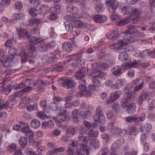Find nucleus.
<instances>
[{
    "label": "nucleus",
    "mask_w": 155,
    "mask_h": 155,
    "mask_svg": "<svg viewBox=\"0 0 155 155\" xmlns=\"http://www.w3.org/2000/svg\"><path fill=\"white\" fill-rule=\"evenodd\" d=\"M122 71L121 68L120 66L113 68L111 69L112 73L116 76L120 75L122 73Z\"/></svg>",
    "instance_id": "nucleus-34"
},
{
    "label": "nucleus",
    "mask_w": 155,
    "mask_h": 155,
    "mask_svg": "<svg viewBox=\"0 0 155 155\" xmlns=\"http://www.w3.org/2000/svg\"><path fill=\"white\" fill-rule=\"evenodd\" d=\"M114 76H113L111 77V79L107 80L105 82V85L108 87H114V82L115 81Z\"/></svg>",
    "instance_id": "nucleus-53"
},
{
    "label": "nucleus",
    "mask_w": 155,
    "mask_h": 155,
    "mask_svg": "<svg viewBox=\"0 0 155 155\" xmlns=\"http://www.w3.org/2000/svg\"><path fill=\"white\" fill-rule=\"evenodd\" d=\"M106 4L109 8L113 11L116 10L118 6V2L115 0H106Z\"/></svg>",
    "instance_id": "nucleus-15"
},
{
    "label": "nucleus",
    "mask_w": 155,
    "mask_h": 155,
    "mask_svg": "<svg viewBox=\"0 0 155 155\" xmlns=\"http://www.w3.org/2000/svg\"><path fill=\"white\" fill-rule=\"evenodd\" d=\"M95 9L98 12H102L104 10L103 4L101 3L98 2L96 4Z\"/></svg>",
    "instance_id": "nucleus-62"
},
{
    "label": "nucleus",
    "mask_w": 155,
    "mask_h": 155,
    "mask_svg": "<svg viewBox=\"0 0 155 155\" xmlns=\"http://www.w3.org/2000/svg\"><path fill=\"white\" fill-rule=\"evenodd\" d=\"M90 138V137L89 136H84L82 135H78V140L81 144H86L88 143Z\"/></svg>",
    "instance_id": "nucleus-26"
},
{
    "label": "nucleus",
    "mask_w": 155,
    "mask_h": 155,
    "mask_svg": "<svg viewBox=\"0 0 155 155\" xmlns=\"http://www.w3.org/2000/svg\"><path fill=\"white\" fill-rule=\"evenodd\" d=\"M112 133L113 134H123V136H125L127 133V131L125 129L122 130L121 129L119 128L116 127L114 128V132Z\"/></svg>",
    "instance_id": "nucleus-36"
},
{
    "label": "nucleus",
    "mask_w": 155,
    "mask_h": 155,
    "mask_svg": "<svg viewBox=\"0 0 155 155\" xmlns=\"http://www.w3.org/2000/svg\"><path fill=\"white\" fill-rule=\"evenodd\" d=\"M50 8V9L53 13L57 14L60 12L61 7L59 5H53Z\"/></svg>",
    "instance_id": "nucleus-47"
},
{
    "label": "nucleus",
    "mask_w": 155,
    "mask_h": 155,
    "mask_svg": "<svg viewBox=\"0 0 155 155\" xmlns=\"http://www.w3.org/2000/svg\"><path fill=\"white\" fill-rule=\"evenodd\" d=\"M152 129V126L151 124L148 123H146L144 125H141L140 128V130L141 132H145L146 133H148Z\"/></svg>",
    "instance_id": "nucleus-24"
},
{
    "label": "nucleus",
    "mask_w": 155,
    "mask_h": 155,
    "mask_svg": "<svg viewBox=\"0 0 155 155\" xmlns=\"http://www.w3.org/2000/svg\"><path fill=\"white\" fill-rule=\"evenodd\" d=\"M38 105L37 103H34L32 104H31L26 107V110L28 111L31 112L32 110L35 111L38 109Z\"/></svg>",
    "instance_id": "nucleus-46"
},
{
    "label": "nucleus",
    "mask_w": 155,
    "mask_h": 155,
    "mask_svg": "<svg viewBox=\"0 0 155 155\" xmlns=\"http://www.w3.org/2000/svg\"><path fill=\"white\" fill-rule=\"evenodd\" d=\"M29 13L30 15L33 17H35L37 15H38L37 10L36 8H31L29 10Z\"/></svg>",
    "instance_id": "nucleus-61"
},
{
    "label": "nucleus",
    "mask_w": 155,
    "mask_h": 155,
    "mask_svg": "<svg viewBox=\"0 0 155 155\" xmlns=\"http://www.w3.org/2000/svg\"><path fill=\"white\" fill-rule=\"evenodd\" d=\"M23 4L18 1L16 2L14 5V8L15 9L20 10L23 7Z\"/></svg>",
    "instance_id": "nucleus-63"
},
{
    "label": "nucleus",
    "mask_w": 155,
    "mask_h": 155,
    "mask_svg": "<svg viewBox=\"0 0 155 155\" xmlns=\"http://www.w3.org/2000/svg\"><path fill=\"white\" fill-rule=\"evenodd\" d=\"M17 147V145L14 143L9 144L6 148L7 153H12L15 151Z\"/></svg>",
    "instance_id": "nucleus-35"
},
{
    "label": "nucleus",
    "mask_w": 155,
    "mask_h": 155,
    "mask_svg": "<svg viewBox=\"0 0 155 155\" xmlns=\"http://www.w3.org/2000/svg\"><path fill=\"white\" fill-rule=\"evenodd\" d=\"M90 145L95 148H98L100 146L99 141L97 139H94L90 141Z\"/></svg>",
    "instance_id": "nucleus-51"
},
{
    "label": "nucleus",
    "mask_w": 155,
    "mask_h": 155,
    "mask_svg": "<svg viewBox=\"0 0 155 155\" xmlns=\"http://www.w3.org/2000/svg\"><path fill=\"white\" fill-rule=\"evenodd\" d=\"M14 87V89H18L26 87V85L25 81H22L19 84H16L13 85Z\"/></svg>",
    "instance_id": "nucleus-50"
},
{
    "label": "nucleus",
    "mask_w": 155,
    "mask_h": 155,
    "mask_svg": "<svg viewBox=\"0 0 155 155\" xmlns=\"http://www.w3.org/2000/svg\"><path fill=\"white\" fill-rule=\"evenodd\" d=\"M141 80L140 78H136L132 82L131 86L133 87L135 92H138L141 90L145 85V83L143 81L140 84Z\"/></svg>",
    "instance_id": "nucleus-6"
},
{
    "label": "nucleus",
    "mask_w": 155,
    "mask_h": 155,
    "mask_svg": "<svg viewBox=\"0 0 155 155\" xmlns=\"http://www.w3.org/2000/svg\"><path fill=\"white\" fill-rule=\"evenodd\" d=\"M80 116L84 120L88 119L91 116V112L89 110H82L79 113Z\"/></svg>",
    "instance_id": "nucleus-31"
},
{
    "label": "nucleus",
    "mask_w": 155,
    "mask_h": 155,
    "mask_svg": "<svg viewBox=\"0 0 155 155\" xmlns=\"http://www.w3.org/2000/svg\"><path fill=\"white\" fill-rule=\"evenodd\" d=\"M126 121L128 123H136L138 121V117H135L133 116H129L125 118Z\"/></svg>",
    "instance_id": "nucleus-48"
},
{
    "label": "nucleus",
    "mask_w": 155,
    "mask_h": 155,
    "mask_svg": "<svg viewBox=\"0 0 155 155\" xmlns=\"http://www.w3.org/2000/svg\"><path fill=\"white\" fill-rule=\"evenodd\" d=\"M130 22L136 24L138 23L141 19L140 16H131L129 17Z\"/></svg>",
    "instance_id": "nucleus-38"
},
{
    "label": "nucleus",
    "mask_w": 155,
    "mask_h": 155,
    "mask_svg": "<svg viewBox=\"0 0 155 155\" xmlns=\"http://www.w3.org/2000/svg\"><path fill=\"white\" fill-rule=\"evenodd\" d=\"M17 50L15 47L10 49L8 52V58L11 62L15 63L17 61Z\"/></svg>",
    "instance_id": "nucleus-11"
},
{
    "label": "nucleus",
    "mask_w": 155,
    "mask_h": 155,
    "mask_svg": "<svg viewBox=\"0 0 155 155\" xmlns=\"http://www.w3.org/2000/svg\"><path fill=\"white\" fill-rule=\"evenodd\" d=\"M134 90V92H129L128 93H125V94L127 96V97L130 100V99L134 98L137 97V94Z\"/></svg>",
    "instance_id": "nucleus-58"
},
{
    "label": "nucleus",
    "mask_w": 155,
    "mask_h": 155,
    "mask_svg": "<svg viewBox=\"0 0 155 155\" xmlns=\"http://www.w3.org/2000/svg\"><path fill=\"white\" fill-rule=\"evenodd\" d=\"M120 97V94L119 92L115 91L111 94L110 96V100L112 102H114Z\"/></svg>",
    "instance_id": "nucleus-45"
},
{
    "label": "nucleus",
    "mask_w": 155,
    "mask_h": 155,
    "mask_svg": "<svg viewBox=\"0 0 155 155\" xmlns=\"http://www.w3.org/2000/svg\"><path fill=\"white\" fill-rule=\"evenodd\" d=\"M87 134L89 136L94 138H96L98 136L99 132L97 130H94L91 129L87 130Z\"/></svg>",
    "instance_id": "nucleus-40"
},
{
    "label": "nucleus",
    "mask_w": 155,
    "mask_h": 155,
    "mask_svg": "<svg viewBox=\"0 0 155 155\" xmlns=\"http://www.w3.org/2000/svg\"><path fill=\"white\" fill-rule=\"evenodd\" d=\"M130 100L126 97L123 98L121 99L120 101L121 105L123 107H126L128 105V103Z\"/></svg>",
    "instance_id": "nucleus-64"
},
{
    "label": "nucleus",
    "mask_w": 155,
    "mask_h": 155,
    "mask_svg": "<svg viewBox=\"0 0 155 155\" xmlns=\"http://www.w3.org/2000/svg\"><path fill=\"white\" fill-rule=\"evenodd\" d=\"M29 41L32 44L34 45H37L39 43H40L43 42V40L40 38H38L30 34L29 35V37L27 38Z\"/></svg>",
    "instance_id": "nucleus-17"
},
{
    "label": "nucleus",
    "mask_w": 155,
    "mask_h": 155,
    "mask_svg": "<svg viewBox=\"0 0 155 155\" xmlns=\"http://www.w3.org/2000/svg\"><path fill=\"white\" fill-rule=\"evenodd\" d=\"M105 61V62L100 64L99 66L100 68L102 70H105L109 67L112 66L114 64V61L110 56L107 57Z\"/></svg>",
    "instance_id": "nucleus-14"
},
{
    "label": "nucleus",
    "mask_w": 155,
    "mask_h": 155,
    "mask_svg": "<svg viewBox=\"0 0 155 155\" xmlns=\"http://www.w3.org/2000/svg\"><path fill=\"white\" fill-rule=\"evenodd\" d=\"M140 61L134 60L130 63H124L120 66L122 70L127 69L128 68H134L140 65Z\"/></svg>",
    "instance_id": "nucleus-13"
},
{
    "label": "nucleus",
    "mask_w": 155,
    "mask_h": 155,
    "mask_svg": "<svg viewBox=\"0 0 155 155\" xmlns=\"http://www.w3.org/2000/svg\"><path fill=\"white\" fill-rule=\"evenodd\" d=\"M10 105L9 101L6 100L5 101L4 100H0V110L8 107Z\"/></svg>",
    "instance_id": "nucleus-41"
},
{
    "label": "nucleus",
    "mask_w": 155,
    "mask_h": 155,
    "mask_svg": "<svg viewBox=\"0 0 155 155\" xmlns=\"http://www.w3.org/2000/svg\"><path fill=\"white\" fill-rule=\"evenodd\" d=\"M61 107L60 110L58 111L60 112L59 116L58 118L56 120V121L58 124H61L65 121H67L69 119V117L67 114H65L66 110L61 109Z\"/></svg>",
    "instance_id": "nucleus-7"
},
{
    "label": "nucleus",
    "mask_w": 155,
    "mask_h": 155,
    "mask_svg": "<svg viewBox=\"0 0 155 155\" xmlns=\"http://www.w3.org/2000/svg\"><path fill=\"white\" fill-rule=\"evenodd\" d=\"M118 31L117 29H114L107 36V38L110 40L116 38V37L118 34Z\"/></svg>",
    "instance_id": "nucleus-49"
},
{
    "label": "nucleus",
    "mask_w": 155,
    "mask_h": 155,
    "mask_svg": "<svg viewBox=\"0 0 155 155\" xmlns=\"http://www.w3.org/2000/svg\"><path fill=\"white\" fill-rule=\"evenodd\" d=\"M62 48L64 50L68 52H70L72 50V45L71 42H66L62 45Z\"/></svg>",
    "instance_id": "nucleus-28"
},
{
    "label": "nucleus",
    "mask_w": 155,
    "mask_h": 155,
    "mask_svg": "<svg viewBox=\"0 0 155 155\" xmlns=\"http://www.w3.org/2000/svg\"><path fill=\"white\" fill-rule=\"evenodd\" d=\"M86 81L85 80H81L80 81L79 83L81 84L78 86L79 90L82 92H86L87 96H90L91 95L90 92L86 91L87 87L85 85Z\"/></svg>",
    "instance_id": "nucleus-18"
},
{
    "label": "nucleus",
    "mask_w": 155,
    "mask_h": 155,
    "mask_svg": "<svg viewBox=\"0 0 155 155\" xmlns=\"http://www.w3.org/2000/svg\"><path fill=\"white\" fill-rule=\"evenodd\" d=\"M122 82L121 80L118 79L116 81L115 80L114 84L113 87L116 89H120L122 87Z\"/></svg>",
    "instance_id": "nucleus-55"
},
{
    "label": "nucleus",
    "mask_w": 155,
    "mask_h": 155,
    "mask_svg": "<svg viewBox=\"0 0 155 155\" xmlns=\"http://www.w3.org/2000/svg\"><path fill=\"white\" fill-rule=\"evenodd\" d=\"M66 8L67 12L71 14H77L79 12V10L77 7L71 5H67Z\"/></svg>",
    "instance_id": "nucleus-19"
},
{
    "label": "nucleus",
    "mask_w": 155,
    "mask_h": 155,
    "mask_svg": "<svg viewBox=\"0 0 155 155\" xmlns=\"http://www.w3.org/2000/svg\"><path fill=\"white\" fill-rule=\"evenodd\" d=\"M30 124L31 127L37 129L40 127L41 124L39 120L35 119L31 121Z\"/></svg>",
    "instance_id": "nucleus-39"
},
{
    "label": "nucleus",
    "mask_w": 155,
    "mask_h": 155,
    "mask_svg": "<svg viewBox=\"0 0 155 155\" xmlns=\"http://www.w3.org/2000/svg\"><path fill=\"white\" fill-rule=\"evenodd\" d=\"M50 8L47 5H41L39 8L38 12L39 14L44 16L49 13Z\"/></svg>",
    "instance_id": "nucleus-16"
},
{
    "label": "nucleus",
    "mask_w": 155,
    "mask_h": 155,
    "mask_svg": "<svg viewBox=\"0 0 155 155\" xmlns=\"http://www.w3.org/2000/svg\"><path fill=\"white\" fill-rule=\"evenodd\" d=\"M136 31L135 26L132 25L128 27L126 30V33L123 36V40H119L117 43L110 45V48L113 49L120 50L122 47L126 46L128 44L135 41L136 39L135 35L133 34Z\"/></svg>",
    "instance_id": "nucleus-1"
},
{
    "label": "nucleus",
    "mask_w": 155,
    "mask_h": 155,
    "mask_svg": "<svg viewBox=\"0 0 155 155\" xmlns=\"http://www.w3.org/2000/svg\"><path fill=\"white\" fill-rule=\"evenodd\" d=\"M105 75V73L103 72L98 71L97 72H94V71L92 74L93 78L92 79L94 84L97 87H99L101 86V83L98 79L104 77Z\"/></svg>",
    "instance_id": "nucleus-5"
},
{
    "label": "nucleus",
    "mask_w": 155,
    "mask_h": 155,
    "mask_svg": "<svg viewBox=\"0 0 155 155\" xmlns=\"http://www.w3.org/2000/svg\"><path fill=\"white\" fill-rule=\"evenodd\" d=\"M59 81L62 84L68 88H72L75 86L76 82L72 79L62 78L60 79Z\"/></svg>",
    "instance_id": "nucleus-10"
},
{
    "label": "nucleus",
    "mask_w": 155,
    "mask_h": 155,
    "mask_svg": "<svg viewBox=\"0 0 155 155\" xmlns=\"http://www.w3.org/2000/svg\"><path fill=\"white\" fill-rule=\"evenodd\" d=\"M78 112V110H75L72 111L73 120V121L76 123H78L79 122L78 119V118L77 114Z\"/></svg>",
    "instance_id": "nucleus-56"
},
{
    "label": "nucleus",
    "mask_w": 155,
    "mask_h": 155,
    "mask_svg": "<svg viewBox=\"0 0 155 155\" xmlns=\"http://www.w3.org/2000/svg\"><path fill=\"white\" fill-rule=\"evenodd\" d=\"M94 21L97 23H102L104 22L107 19L106 16L102 15H97L94 17Z\"/></svg>",
    "instance_id": "nucleus-29"
},
{
    "label": "nucleus",
    "mask_w": 155,
    "mask_h": 155,
    "mask_svg": "<svg viewBox=\"0 0 155 155\" xmlns=\"http://www.w3.org/2000/svg\"><path fill=\"white\" fill-rule=\"evenodd\" d=\"M127 111L130 114H133L136 111V105L134 103H129L126 106Z\"/></svg>",
    "instance_id": "nucleus-23"
},
{
    "label": "nucleus",
    "mask_w": 155,
    "mask_h": 155,
    "mask_svg": "<svg viewBox=\"0 0 155 155\" xmlns=\"http://www.w3.org/2000/svg\"><path fill=\"white\" fill-rule=\"evenodd\" d=\"M131 15L132 16H140V15L141 12V10L136 8H133L132 11Z\"/></svg>",
    "instance_id": "nucleus-59"
},
{
    "label": "nucleus",
    "mask_w": 155,
    "mask_h": 155,
    "mask_svg": "<svg viewBox=\"0 0 155 155\" xmlns=\"http://www.w3.org/2000/svg\"><path fill=\"white\" fill-rule=\"evenodd\" d=\"M60 54V53L58 51H54L53 52H51L48 55L45 61L46 63L48 64L53 62L55 59L58 58Z\"/></svg>",
    "instance_id": "nucleus-8"
},
{
    "label": "nucleus",
    "mask_w": 155,
    "mask_h": 155,
    "mask_svg": "<svg viewBox=\"0 0 155 155\" xmlns=\"http://www.w3.org/2000/svg\"><path fill=\"white\" fill-rule=\"evenodd\" d=\"M30 90V88L28 89V88L27 89L24 88L20 91L15 93L12 96V97H20L21 98L24 96L25 93L29 92V91Z\"/></svg>",
    "instance_id": "nucleus-20"
},
{
    "label": "nucleus",
    "mask_w": 155,
    "mask_h": 155,
    "mask_svg": "<svg viewBox=\"0 0 155 155\" xmlns=\"http://www.w3.org/2000/svg\"><path fill=\"white\" fill-rule=\"evenodd\" d=\"M49 107L53 111H59L61 109V107L59 106L58 104L55 102H51Z\"/></svg>",
    "instance_id": "nucleus-44"
},
{
    "label": "nucleus",
    "mask_w": 155,
    "mask_h": 155,
    "mask_svg": "<svg viewBox=\"0 0 155 155\" xmlns=\"http://www.w3.org/2000/svg\"><path fill=\"white\" fill-rule=\"evenodd\" d=\"M25 134V136L29 139V141L31 140L34 138L35 136L34 133L31 130H30Z\"/></svg>",
    "instance_id": "nucleus-60"
},
{
    "label": "nucleus",
    "mask_w": 155,
    "mask_h": 155,
    "mask_svg": "<svg viewBox=\"0 0 155 155\" xmlns=\"http://www.w3.org/2000/svg\"><path fill=\"white\" fill-rule=\"evenodd\" d=\"M133 10V7L130 6H126L121 9V12L124 15L131 14Z\"/></svg>",
    "instance_id": "nucleus-32"
},
{
    "label": "nucleus",
    "mask_w": 155,
    "mask_h": 155,
    "mask_svg": "<svg viewBox=\"0 0 155 155\" xmlns=\"http://www.w3.org/2000/svg\"><path fill=\"white\" fill-rule=\"evenodd\" d=\"M2 77L4 78V80L2 82L3 84H6L7 81L9 80L10 77V74L7 72H4L2 74Z\"/></svg>",
    "instance_id": "nucleus-52"
},
{
    "label": "nucleus",
    "mask_w": 155,
    "mask_h": 155,
    "mask_svg": "<svg viewBox=\"0 0 155 155\" xmlns=\"http://www.w3.org/2000/svg\"><path fill=\"white\" fill-rule=\"evenodd\" d=\"M47 104V101L45 100H42L40 101V106L43 108V111L45 113H48L49 111L48 109H46Z\"/></svg>",
    "instance_id": "nucleus-54"
},
{
    "label": "nucleus",
    "mask_w": 155,
    "mask_h": 155,
    "mask_svg": "<svg viewBox=\"0 0 155 155\" xmlns=\"http://www.w3.org/2000/svg\"><path fill=\"white\" fill-rule=\"evenodd\" d=\"M93 119L95 122L99 121L102 123V121H104L105 117L101 107H99L96 109L95 114L93 116Z\"/></svg>",
    "instance_id": "nucleus-4"
},
{
    "label": "nucleus",
    "mask_w": 155,
    "mask_h": 155,
    "mask_svg": "<svg viewBox=\"0 0 155 155\" xmlns=\"http://www.w3.org/2000/svg\"><path fill=\"white\" fill-rule=\"evenodd\" d=\"M82 54H80L79 56L77 54L73 55L70 57L68 58L67 61L68 62L70 61H72V62L71 64V66L75 68L77 67L81 66V59L78 58L80 57H81Z\"/></svg>",
    "instance_id": "nucleus-3"
},
{
    "label": "nucleus",
    "mask_w": 155,
    "mask_h": 155,
    "mask_svg": "<svg viewBox=\"0 0 155 155\" xmlns=\"http://www.w3.org/2000/svg\"><path fill=\"white\" fill-rule=\"evenodd\" d=\"M18 142L21 147H25L28 144V141L26 137H21L19 139Z\"/></svg>",
    "instance_id": "nucleus-43"
},
{
    "label": "nucleus",
    "mask_w": 155,
    "mask_h": 155,
    "mask_svg": "<svg viewBox=\"0 0 155 155\" xmlns=\"http://www.w3.org/2000/svg\"><path fill=\"white\" fill-rule=\"evenodd\" d=\"M150 94V92L148 91L147 89H143L140 97L138 98L137 102L138 105L141 106L143 101L148 98Z\"/></svg>",
    "instance_id": "nucleus-12"
},
{
    "label": "nucleus",
    "mask_w": 155,
    "mask_h": 155,
    "mask_svg": "<svg viewBox=\"0 0 155 155\" xmlns=\"http://www.w3.org/2000/svg\"><path fill=\"white\" fill-rule=\"evenodd\" d=\"M66 62L63 61L62 64H58L55 65L52 68L53 71H56L59 72H61L64 70V67L65 66Z\"/></svg>",
    "instance_id": "nucleus-25"
},
{
    "label": "nucleus",
    "mask_w": 155,
    "mask_h": 155,
    "mask_svg": "<svg viewBox=\"0 0 155 155\" xmlns=\"http://www.w3.org/2000/svg\"><path fill=\"white\" fill-rule=\"evenodd\" d=\"M25 81L26 84V86L24 89H27L28 88V89L30 88L29 92L32 89H35V87L36 85V84L33 80L27 79L25 80Z\"/></svg>",
    "instance_id": "nucleus-21"
},
{
    "label": "nucleus",
    "mask_w": 155,
    "mask_h": 155,
    "mask_svg": "<svg viewBox=\"0 0 155 155\" xmlns=\"http://www.w3.org/2000/svg\"><path fill=\"white\" fill-rule=\"evenodd\" d=\"M78 131V128L73 126L69 127L67 129L65 136L64 137V140H67L66 138H70L73 137L75 133Z\"/></svg>",
    "instance_id": "nucleus-9"
},
{
    "label": "nucleus",
    "mask_w": 155,
    "mask_h": 155,
    "mask_svg": "<svg viewBox=\"0 0 155 155\" xmlns=\"http://www.w3.org/2000/svg\"><path fill=\"white\" fill-rule=\"evenodd\" d=\"M67 24L68 25L67 26L66 25V22H64V25L65 26L66 31L70 33H72V32H73V29L74 27L72 23L70 22L69 24Z\"/></svg>",
    "instance_id": "nucleus-57"
},
{
    "label": "nucleus",
    "mask_w": 155,
    "mask_h": 155,
    "mask_svg": "<svg viewBox=\"0 0 155 155\" xmlns=\"http://www.w3.org/2000/svg\"><path fill=\"white\" fill-rule=\"evenodd\" d=\"M49 45L45 43L40 44L38 47V50L42 53L46 52L49 49Z\"/></svg>",
    "instance_id": "nucleus-27"
},
{
    "label": "nucleus",
    "mask_w": 155,
    "mask_h": 155,
    "mask_svg": "<svg viewBox=\"0 0 155 155\" xmlns=\"http://www.w3.org/2000/svg\"><path fill=\"white\" fill-rule=\"evenodd\" d=\"M18 34L20 38L21 39L22 37H23L24 38H27L29 37L30 33L26 30L21 29L19 31Z\"/></svg>",
    "instance_id": "nucleus-37"
},
{
    "label": "nucleus",
    "mask_w": 155,
    "mask_h": 155,
    "mask_svg": "<svg viewBox=\"0 0 155 155\" xmlns=\"http://www.w3.org/2000/svg\"><path fill=\"white\" fill-rule=\"evenodd\" d=\"M84 71L82 69L78 71L75 73V76L77 78L81 80H84L83 78L85 76Z\"/></svg>",
    "instance_id": "nucleus-33"
},
{
    "label": "nucleus",
    "mask_w": 155,
    "mask_h": 155,
    "mask_svg": "<svg viewBox=\"0 0 155 155\" xmlns=\"http://www.w3.org/2000/svg\"><path fill=\"white\" fill-rule=\"evenodd\" d=\"M80 150L86 153V155H89V149L86 144H80L79 145Z\"/></svg>",
    "instance_id": "nucleus-42"
},
{
    "label": "nucleus",
    "mask_w": 155,
    "mask_h": 155,
    "mask_svg": "<svg viewBox=\"0 0 155 155\" xmlns=\"http://www.w3.org/2000/svg\"><path fill=\"white\" fill-rule=\"evenodd\" d=\"M37 51L35 47L33 46H29L27 47L26 51L21 50L19 53L21 56V60L22 63H25L29 58H30V55L34 53Z\"/></svg>",
    "instance_id": "nucleus-2"
},
{
    "label": "nucleus",
    "mask_w": 155,
    "mask_h": 155,
    "mask_svg": "<svg viewBox=\"0 0 155 155\" xmlns=\"http://www.w3.org/2000/svg\"><path fill=\"white\" fill-rule=\"evenodd\" d=\"M4 85L1 86V90L4 91V93L5 94L8 95L13 88H14L13 85L8 84L5 86V84Z\"/></svg>",
    "instance_id": "nucleus-22"
},
{
    "label": "nucleus",
    "mask_w": 155,
    "mask_h": 155,
    "mask_svg": "<svg viewBox=\"0 0 155 155\" xmlns=\"http://www.w3.org/2000/svg\"><path fill=\"white\" fill-rule=\"evenodd\" d=\"M118 58L119 60L123 62L125 61L128 58L127 53L124 51H120Z\"/></svg>",
    "instance_id": "nucleus-30"
}]
</instances>
